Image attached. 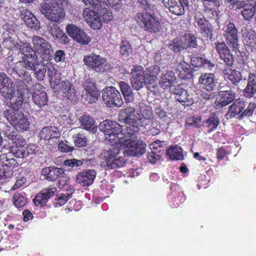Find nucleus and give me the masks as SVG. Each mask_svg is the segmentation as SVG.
Wrapping results in <instances>:
<instances>
[{
    "label": "nucleus",
    "mask_w": 256,
    "mask_h": 256,
    "mask_svg": "<svg viewBox=\"0 0 256 256\" xmlns=\"http://www.w3.org/2000/svg\"><path fill=\"white\" fill-rule=\"evenodd\" d=\"M98 11H99L100 14L102 16L104 22H107L112 20L113 16L110 10L109 6L106 3H103L101 7Z\"/></svg>",
    "instance_id": "c03bdc74"
},
{
    "label": "nucleus",
    "mask_w": 256,
    "mask_h": 256,
    "mask_svg": "<svg viewBox=\"0 0 256 256\" xmlns=\"http://www.w3.org/2000/svg\"><path fill=\"white\" fill-rule=\"evenodd\" d=\"M12 124L18 130H27L30 127V123L28 118L24 115L23 113L20 114L16 120H15Z\"/></svg>",
    "instance_id": "c9c22d12"
},
{
    "label": "nucleus",
    "mask_w": 256,
    "mask_h": 256,
    "mask_svg": "<svg viewBox=\"0 0 256 256\" xmlns=\"http://www.w3.org/2000/svg\"><path fill=\"white\" fill-rule=\"evenodd\" d=\"M98 13L94 10H92L90 8H86L83 11V17L88 22L95 18L97 17Z\"/></svg>",
    "instance_id": "052dcab7"
},
{
    "label": "nucleus",
    "mask_w": 256,
    "mask_h": 256,
    "mask_svg": "<svg viewBox=\"0 0 256 256\" xmlns=\"http://www.w3.org/2000/svg\"><path fill=\"white\" fill-rule=\"evenodd\" d=\"M21 17L24 20L26 26L30 28L38 30L39 28V22L36 18L28 10L21 12Z\"/></svg>",
    "instance_id": "7c9ffc66"
},
{
    "label": "nucleus",
    "mask_w": 256,
    "mask_h": 256,
    "mask_svg": "<svg viewBox=\"0 0 256 256\" xmlns=\"http://www.w3.org/2000/svg\"><path fill=\"white\" fill-rule=\"evenodd\" d=\"M32 58H26L22 62H19V64L24 66L25 68L28 70H36V68L39 65L37 60H33Z\"/></svg>",
    "instance_id": "09e8293b"
},
{
    "label": "nucleus",
    "mask_w": 256,
    "mask_h": 256,
    "mask_svg": "<svg viewBox=\"0 0 256 256\" xmlns=\"http://www.w3.org/2000/svg\"><path fill=\"white\" fill-rule=\"evenodd\" d=\"M81 128L92 133H95L97 130V125L94 119L90 116L83 115L79 118Z\"/></svg>",
    "instance_id": "2f4dec72"
},
{
    "label": "nucleus",
    "mask_w": 256,
    "mask_h": 256,
    "mask_svg": "<svg viewBox=\"0 0 256 256\" xmlns=\"http://www.w3.org/2000/svg\"><path fill=\"white\" fill-rule=\"evenodd\" d=\"M215 96H216L214 101L215 105L222 107L234 100V93L228 90L218 92L216 94L214 93H209V100L214 98Z\"/></svg>",
    "instance_id": "f3484780"
},
{
    "label": "nucleus",
    "mask_w": 256,
    "mask_h": 256,
    "mask_svg": "<svg viewBox=\"0 0 256 256\" xmlns=\"http://www.w3.org/2000/svg\"><path fill=\"white\" fill-rule=\"evenodd\" d=\"M256 12V1L255 0H248L241 14L246 20L252 18Z\"/></svg>",
    "instance_id": "f704fd0d"
},
{
    "label": "nucleus",
    "mask_w": 256,
    "mask_h": 256,
    "mask_svg": "<svg viewBox=\"0 0 256 256\" xmlns=\"http://www.w3.org/2000/svg\"><path fill=\"white\" fill-rule=\"evenodd\" d=\"M22 112H18V110H15L12 108L6 109L4 112V117L6 120L10 122L11 124L14 122L15 120H16L18 116Z\"/></svg>",
    "instance_id": "603ef678"
},
{
    "label": "nucleus",
    "mask_w": 256,
    "mask_h": 256,
    "mask_svg": "<svg viewBox=\"0 0 256 256\" xmlns=\"http://www.w3.org/2000/svg\"><path fill=\"white\" fill-rule=\"evenodd\" d=\"M60 188H63L66 192L62 194L55 198L54 202V206L55 207H60L66 204L68 200L71 198L72 195L74 191L72 186L67 183L65 185L60 186Z\"/></svg>",
    "instance_id": "5701e85b"
},
{
    "label": "nucleus",
    "mask_w": 256,
    "mask_h": 256,
    "mask_svg": "<svg viewBox=\"0 0 256 256\" xmlns=\"http://www.w3.org/2000/svg\"><path fill=\"white\" fill-rule=\"evenodd\" d=\"M163 152H162L156 151V152H151L148 154V159L151 164H155L156 161L160 160L162 155Z\"/></svg>",
    "instance_id": "e2e57ef3"
},
{
    "label": "nucleus",
    "mask_w": 256,
    "mask_h": 256,
    "mask_svg": "<svg viewBox=\"0 0 256 256\" xmlns=\"http://www.w3.org/2000/svg\"><path fill=\"white\" fill-rule=\"evenodd\" d=\"M256 94V74L250 72L248 74L247 85L243 90V95L248 98H251Z\"/></svg>",
    "instance_id": "cd10ccee"
},
{
    "label": "nucleus",
    "mask_w": 256,
    "mask_h": 256,
    "mask_svg": "<svg viewBox=\"0 0 256 256\" xmlns=\"http://www.w3.org/2000/svg\"><path fill=\"white\" fill-rule=\"evenodd\" d=\"M182 36L178 38H174L172 43L168 44V48L175 52H180L182 50L186 48V45L184 44Z\"/></svg>",
    "instance_id": "37998d69"
},
{
    "label": "nucleus",
    "mask_w": 256,
    "mask_h": 256,
    "mask_svg": "<svg viewBox=\"0 0 256 256\" xmlns=\"http://www.w3.org/2000/svg\"><path fill=\"white\" fill-rule=\"evenodd\" d=\"M96 172L94 170H84L78 174L76 181L82 186H88L92 184L96 178Z\"/></svg>",
    "instance_id": "b1692460"
},
{
    "label": "nucleus",
    "mask_w": 256,
    "mask_h": 256,
    "mask_svg": "<svg viewBox=\"0 0 256 256\" xmlns=\"http://www.w3.org/2000/svg\"><path fill=\"white\" fill-rule=\"evenodd\" d=\"M74 142L76 146L81 148L86 145L87 138L83 132H79L73 136Z\"/></svg>",
    "instance_id": "3c124183"
},
{
    "label": "nucleus",
    "mask_w": 256,
    "mask_h": 256,
    "mask_svg": "<svg viewBox=\"0 0 256 256\" xmlns=\"http://www.w3.org/2000/svg\"><path fill=\"white\" fill-rule=\"evenodd\" d=\"M102 98L104 103L109 108H119L123 104L120 92L112 86L106 87L102 90Z\"/></svg>",
    "instance_id": "6e6552de"
},
{
    "label": "nucleus",
    "mask_w": 256,
    "mask_h": 256,
    "mask_svg": "<svg viewBox=\"0 0 256 256\" xmlns=\"http://www.w3.org/2000/svg\"><path fill=\"white\" fill-rule=\"evenodd\" d=\"M136 23L146 32L156 34L160 32L162 25L158 17L147 12H138L134 16Z\"/></svg>",
    "instance_id": "7ed1b4c3"
},
{
    "label": "nucleus",
    "mask_w": 256,
    "mask_h": 256,
    "mask_svg": "<svg viewBox=\"0 0 256 256\" xmlns=\"http://www.w3.org/2000/svg\"><path fill=\"white\" fill-rule=\"evenodd\" d=\"M216 48L220 58L224 60L226 64L232 66L234 64L233 55L230 53V50L226 44L218 43L216 44Z\"/></svg>",
    "instance_id": "a878e982"
},
{
    "label": "nucleus",
    "mask_w": 256,
    "mask_h": 256,
    "mask_svg": "<svg viewBox=\"0 0 256 256\" xmlns=\"http://www.w3.org/2000/svg\"><path fill=\"white\" fill-rule=\"evenodd\" d=\"M118 86L123 94L126 102H130L134 100L132 90L130 86L125 82L120 81L118 83Z\"/></svg>",
    "instance_id": "4c0bfd02"
},
{
    "label": "nucleus",
    "mask_w": 256,
    "mask_h": 256,
    "mask_svg": "<svg viewBox=\"0 0 256 256\" xmlns=\"http://www.w3.org/2000/svg\"><path fill=\"white\" fill-rule=\"evenodd\" d=\"M26 142L22 136H20L18 139L13 142L10 148V152L17 158H23L29 155V152L26 146Z\"/></svg>",
    "instance_id": "2eb2a0df"
},
{
    "label": "nucleus",
    "mask_w": 256,
    "mask_h": 256,
    "mask_svg": "<svg viewBox=\"0 0 256 256\" xmlns=\"http://www.w3.org/2000/svg\"><path fill=\"white\" fill-rule=\"evenodd\" d=\"M242 32L246 48L252 52L256 50V33L254 31L245 28L242 29Z\"/></svg>",
    "instance_id": "393cba45"
},
{
    "label": "nucleus",
    "mask_w": 256,
    "mask_h": 256,
    "mask_svg": "<svg viewBox=\"0 0 256 256\" xmlns=\"http://www.w3.org/2000/svg\"><path fill=\"white\" fill-rule=\"evenodd\" d=\"M33 102L39 108H42L48 106V98L44 88L39 83L34 85L32 93Z\"/></svg>",
    "instance_id": "f8f14e48"
},
{
    "label": "nucleus",
    "mask_w": 256,
    "mask_h": 256,
    "mask_svg": "<svg viewBox=\"0 0 256 256\" xmlns=\"http://www.w3.org/2000/svg\"><path fill=\"white\" fill-rule=\"evenodd\" d=\"M218 78L219 74L218 72H209V91H214L212 93L215 94L218 93L220 86V83L218 81Z\"/></svg>",
    "instance_id": "ea45409f"
},
{
    "label": "nucleus",
    "mask_w": 256,
    "mask_h": 256,
    "mask_svg": "<svg viewBox=\"0 0 256 256\" xmlns=\"http://www.w3.org/2000/svg\"><path fill=\"white\" fill-rule=\"evenodd\" d=\"M120 152L118 146L102 152L100 156L101 166L109 170L124 166L127 160L124 156H118Z\"/></svg>",
    "instance_id": "f03ea898"
},
{
    "label": "nucleus",
    "mask_w": 256,
    "mask_h": 256,
    "mask_svg": "<svg viewBox=\"0 0 256 256\" xmlns=\"http://www.w3.org/2000/svg\"><path fill=\"white\" fill-rule=\"evenodd\" d=\"M16 84L17 88V94L23 97L28 92L27 84L24 81L20 80H17Z\"/></svg>",
    "instance_id": "5fc2aeb1"
},
{
    "label": "nucleus",
    "mask_w": 256,
    "mask_h": 256,
    "mask_svg": "<svg viewBox=\"0 0 256 256\" xmlns=\"http://www.w3.org/2000/svg\"><path fill=\"white\" fill-rule=\"evenodd\" d=\"M220 124L219 118L215 113H212L209 117V132L216 128Z\"/></svg>",
    "instance_id": "680f3d73"
},
{
    "label": "nucleus",
    "mask_w": 256,
    "mask_h": 256,
    "mask_svg": "<svg viewBox=\"0 0 256 256\" xmlns=\"http://www.w3.org/2000/svg\"><path fill=\"white\" fill-rule=\"evenodd\" d=\"M201 121L202 118L200 116L188 118L186 120L185 127L186 129L190 128L191 126L198 128L200 126Z\"/></svg>",
    "instance_id": "864d4df0"
},
{
    "label": "nucleus",
    "mask_w": 256,
    "mask_h": 256,
    "mask_svg": "<svg viewBox=\"0 0 256 256\" xmlns=\"http://www.w3.org/2000/svg\"><path fill=\"white\" fill-rule=\"evenodd\" d=\"M177 70L180 72L179 76L182 79H188L192 76V70L190 66L184 61L180 63Z\"/></svg>",
    "instance_id": "e433bc0d"
},
{
    "label": "nucleus",
    "mask_w": 256,
    "mask_h": 256,
    "mask_svg": "<svg viewBox=\"0 0 256 256\" xmlns=\"http://www.w3.org/2000/svg\"><path fill=\"white\" fill-rule=\"evenodd\" d=\"M174 93L176 94V100L180 102L184 106H192L194 102L192 96L189 95L187 91L181 88L179 85L175 87Z\"/></svg>",
    "instance_id": "4be33fe9"
},
{
    "label": "nucleus",
    "mask_w": 256,
    "mask_h": 256,
    "mask_svg": "<svg viewBox=\"0 0 256 256\" xmlns=\"http://www.w3.org/2000/svg\"><path fill=\"white\" fill-rule=\"evenodd\" d=\"M0 166L2 168V174H0V183L2 184L13 175V168L18 166L14 158H9L6 154L0 156Z\"/></svg>",
    "instance_id": "1a4fd4ad"
},
{
    "label": "nucleus",
    "mask_w": 256,
    "mask_h": 256,
    "mask_svg": "<svg viewBox=\"0 0 256 256\" xmlns=\"http://www.w3.org/2000/svg\"><path fill=\"white\" fill-rule=\"evenodd\" d=\"M37 68H38L36 67V70H34V72L35 76L38 81H41L43 80L44 78L46 76V66H42L38 70H37Z\"/></svg>",
    "instance_id": "338daca9"
},
{
    "label": "nucleus",
    "mask_w": 256,
    "mask_h": 256,
    "mask_svg": "<svg viewBox=\"0 0 256 256\" xmlns=\"http://www.w3.org/2000/svg\"><path fill=\"white\" fill-rule=\"evenodd\" d=\"M246 106V102L243 100L236 99L229 106L228 110L225 115L227 119H230L238 116V118L242 120L244 118H248L252 115L256 108L254 102H250L246 110H244Z\"/></svg>",
    "instance_id": "20e7f679"
},
{
    "label": "nucleus",
    "mask_w": 256,
    "mask_h": 256,
    "mask_svg": "<svg viewBox=\"0 0 256 256\" xmlns=\"http://www.w3.org/2000/svg\"><path fill=\"white\" fill-rule=\"evenodd\" d=\"M39 136L40 139L49 142L52 140L60 138V134L56 127L44 126L40 131Z\"/></svg>",
    "instance_id": "c85d7f7f"
},
{
    "label": "nucleus",
    "mask_w": 256,
    "mask_h": 256,
    "mask_svg": "<svg viewBox=\"0 0 256 256\" xmlns=\"http://www.w3.org/2000/svg\"><path fill=\"white\" fill-rule=\"evenodd\" d=\"M162 2L171 13L178 16L184 14V6L188 4V0H162Z\"/></svg>",
    "instance_id": "4468645a"
},
{
    "label": "nucleus",
    "mask_w": 256,
    "mask_h": 256,
    "mask_svg": "<svg viewBox=\"0 0 256 256\" xmlns=\"http://www.w3.org/2000/svg\"><path fill=\"white\" fill-rule=\"evenodd\" d=\"M182 39L184 40V44L186 45V48H196L198 46L197 38L196 36L192 34H186L182 36Z\"/></svg>",
    "instance_id": "49530a36"
},
{
    "label": "nucleus",
    "mask_w": 256,
    "mask_h": 256,
    "mask_svg": "<svg viewBox=\"0 0 256 256\" xmlns=\"http://www.w3.org/2000/svg\"><path fill=\"white\" fill-rule=\"evenodd\" d=\"M48 74V76H50V82L51 86L54 88L56 86H58V84H59L58 88L62 91L64 94L66 93V92H68V90L70 88V87L72 88L73 86L68 80H62L60 83L59 80L55 79L54 80V78L52 77L49 74Z\"/></svg>",
    "instance_id": "79ce46f5"
},
{
    "label": "nucleus",
    "mask_w": 256,
    "mask_h": 256,
    "mask_svg": "<svg viewBox=\"0 0 256 256\" xmlns=\"http://www.w3.org/2000/svg\"><path fill=\"white\" fill-rule=\"evenodd\" d=\"M136 124H128V125L124 129H120V134L123 136L122 137H119L120 138H124V143L129 141L137 140V134L139 132L140 128L138 125Z\"/></svg>",
    "instance_id": "412c9836"
},
{
    "label": "nucleus",
    "mask_w": 256,
    "mask_h": 256,
    "mask_svg": "<svg viewBox=\"0 0 256 256\" xmlns=\"http://www.w3.org/2000/svg\"><path fill=\"white\" fill-rule=\"evenodd\" d=\"M228 44L236 48L238 46V30L234 23L229 22L226 26L224 34Z\"/></svg>",
    "instance_id": "aec40b11"
},
{
    "label": "nucleus",
    "mask_w": 256,
    "mask_h": 256,
    "mask_svg": "<svg viewBox=\"0 0 256 256\" xmlns=\"http://www.w3.org/2000/svg\"><path fill=\"white\" fill-rule=\"evenodd\" d=\"M56 191V188L53 186L42 188L33 200L35 206L44 208L48 200L54 195Z\"/></svg>",
    "instance_id": "ddd939ff"
},
{
    "label": "nucleus",
    "mask_w": 256,
    "mask_h": 256,
    "mask_svg": "<svg viewBox=\"0 0 256 256\" xmlns=\"http://www.w3.org/2000/svg\"><path fill=\"white\" fill-rule=\"evenodd\" d=\"M120 54L122 56L127 58L132 54V48L130 42L127 40H122L120 45Z\"/></svg>",
    "instance_id": "a18cd8bd"
},
{
    "label": "nucleus",
    "mask_w": 256,
    "mask_h": 256,
    "mask_svg": "<svg viewBox=\"0 0 256 256\" xmlns=\"http://www.w3.org/2000/svg\"><path fill=\"white\" fill-rule=\"evenodd\" d=\"M176 80L174 72L172 70H169L162 74L159 84L163 89L166 90L173 86L176 82Z\"/></svg>",
    "instance_id": "c756f323"
},
{
    "label": "nucleus",
    "mask_w": 256,
    "mask_h": 256,
    "mask_svg": "<svg viewBox=\"0 0 256 256\" xmlns=\"http://www.w3.org/2000/svg\"><path fill=\"white\" fill-rule=\"evenodd\" d=\"M140 117L135 108L132 106L120 110L118 114V120L126 124H137L140 119Z\"/></svg>",
    "instance_id": "dca6fc26"
},
{
    "label": "nucleus",
    "mask_w": 256,
    "mask_h": 256,
    "mask_svg": "<svg viewBox=\"0 0 256 256\" xmlns=\"http://www.w3.org/2000/svg\"><path fill=\"white\" fill-rule=\"evenodd\" d=\"M137 140L129 141L125 143L126 148L124 152V154L130 156H140L144 154L146 150V144L142 142H136Z\"/></svg>",
    "instance_id": "a211bd4d"
},
{
    "label": "nucleus",
    "mask_w": 256,
    "mask_h": 256,
    "mask_svg": "<svg viewBox=\"0 0 256 256\" xmlns=\"http://www.w3.org/2000/svg\"><path fill=\"white\" fill-rule=\"evenodd\" d=\"M160 71V68L158 66L154 65L146 69V74L152 77H157Z\"/></svg>",
    "instance_id": "0e129e2a"
},
{
    "label": "nucleus",
    "mask_w": 256,
    "mask_h": 256,
    "mask_svg": "<svg viewBox=\"0 0 256 256\" xmlns=\"http://www.w3.org/2000/svg\"><path fill=\"white\" fill-rule=\"evenodd\" d=\"M84 86L88 94H90L91 96L93 97H96L97 95L98 94L96 90L95 86L90 81H85L84 84Z\"/></svg>",
    "instance_id": "6e6d98bb"
},
{
    "label": "nucleus",
    "mask_w": 256,
    "mask_h": 256,
    "mask_svg": "<svg viewBox=\"0 0 256 256\" xmlns=\"http://www.w3.org/2000/svg\"><path fill=\"white\" fill-rule=\"evenodd\" d=\"M166 142L164 140H156L150 144V148L152 152L159 151L163 152V148L166 146Z\"/></svg>",
    "instance_id": "bf43d9fd"
},
{
    "label": "nucleus",
    "mask_w": 256,
    "mask_h": 256,
    "mask_svg": "<svg viewBox=\"0 0 256 256\" xmlns=\"http://www.w3.org/2000/svg\"><path fill=\"white\" fill-rule=\"evenodd\" d=\"M100 128L106 136L110 137L114 136V138H112V140H115L116 137L119 138L118 135L120 132L121 126L118 122L106 120L100 124Z\"/></svg>",
    "instance_id": "6ab92c4d"
},
{
    "label": "nucleus",
    "mask_w": 256,
    "mask_h": 256,
    "mask_svg": "<svg viewBox=\"0 0 256 256\" xmlns=\"http://www.w3.org/2000/svg\"><path fill=\"white\" fill-rule=\"evenodd\" d=\"M196 20L202 33L208 36V21L204 18H198Z\"/></svg>",
    "instance_id": "4d7b16f0"
},
{
    "label": "nucleus",
    "mask_w": 256,
    "mask_h": 256,
    "mask_svg": "<svg viewBox=\"0 0 256 256\" xmlns=\"http://www.w3.org/2000/svg\"><path fill=\"white\" fill-rule=\"evenodd\" d=\"M12 198L14 206L18 208H22L26 204V198L18 192H16L14 194Z\"/></svg>",
    "instance_id": "de8ad7c7"
},
{
    "label": "nucleus",
    "mask_w": 256,
    "mask_h": 256,
    "mask_svg": "<svg viewBox=\"0 0 256 256\" xmlns=\"http://www.w3.org/2000/svg\"><path fill=\"white\" fill-rule=\"evenodd\" d=\"M14 89V83L11 78L4 72H0V92L2 96L9 92V90Z\"/></svg>",
    "instance_id": "473e14b6"
},
{
    "label": "nucleus",
    "mask_w": 256,
    "mask_h": 256,
    "mask_svg": "<svg viewBox=\"0 0 256 256\" xmlns=\"http://www.w3.org/2000/svg\"><path fill=\"white\" fill-rule=\"evenodd\" d=\"M20 50L25 58H32L34 60L38 58L35 50H33L29 43H24L21 45Z\"/></svg>",
    "instance_id": "a19ab883"
},
{
    "label": "nucleus",
    "mask_w": 256,
    "mask_h": 256,
    "mask_svg": "<svg viewBox=\"0 0 256 256\" xmlns=\"http://www.w3.org/2000/svg\"><path fill=\"white\" fill-rule=\"evenodd\" d=\"M41 174L44 180L49 182H54L58 179V187L66 184L70 180L62 168H58L54 166L43 168L41 171Z\"/></svg>",
    "instance_id": "0eeeda50"
},
{
    "label": "nucleus",
    "mask_w": 256,
    "mask_h": 256,
    "mask_svg": "<svg viewBox=\"0 0 256 256\" xmlns=\"http://www.w3.org/2000/svg\"><path fill=\"white\" fill-rule=\"evenodd\" d=\"M86 6L92 8L94 10H98L101 7L102 4L106 3L102 0H82Z\"/></svg>",
    "instance_id": "13d9d810"
},
{
    "label": "nucleus",
    "mask_w": 256,
    "mask_h": 256,
    "mask_svg": "<svg viewBox=\"0 0 256 256\" xmlns=\"http://www.w3.org/2000/svg\"><path fill=\"white\" fill-rule=\"evenodd\" d=\"M34 48L40 58L45 61H50L53 57L54 50L51 44L46 39L39 36L32 38Z\"/></svg>",
    "instance_id": "423d86ee"
},
{
    "label": "nucleus",
    "mask_w": 256,
    "mask_h": 256,
    "mask_svg": "<svg viewBox=\"0 0 256 256\" xmlns=\"http://www.w3.org/2000/svg\"><path fill=\"white\" fill-rule=\"evenodd\" d=\"M13 70L24 80V82L26 81L28 84H32V78L28 72L19 68L18 66H14Z\"/></svg>",
    "instance_id": "8fccbe9b"
},
{
    "label": "nucleus",
    "mask_w": 256,
    "mask_h": 256,
    "mask_svg": "<svg viewBox=\"0 0 256 256\" xmlns=\"http://www.w3.org/2000/svg\"><path fill=\"white\" fill-rule=\"evenodd\" d=\"M130 81L132 88L138 90L144 86L146 83V77L144 68L136 64L133 66L130 72Z\"/></svg>",
    "instance_id": "9d476101"
},
{
    "label": "nucleus",
    "mask_w": 256,
    "mask_h": 256,
    "mask_svg": "<svg viewBox=\"0 0 256 256\" xmlns=\"http://www.w3.org/2000/svg\"><path fill=\"white\" fill-rule=\"evenodd\" d=\"M66 31L74 40L82 44L86 45L90 41V37L84 31L73 24H67Z\"/></svg>",
    "instance_id": "9b49d317"
},
{
    "label": "nucleus",
    "mask_w": 256,
    "mask_h": 256,
    "mask_svg": "<svg viewBox=\"0 0 256 256\" xmlns=\"http://www.w3.org/2000/svg\"><path fill=\"white\" fill-rule=\"evenodd\" d=\"M88 23L94 30H99L102 26V20L98 14L97 15V17L96 16L92 20L89 21Z\"/></svg>",
    "instance_id": "69168bd1"
},
{
    "label": "nucleus",
    "mask_w": 256,
    "mask_h": 256,
    "mask_svg": "<svg viewBox=\"0 0 256 256\" xmlns=\"http://www.w3.org/2000/svg\"><path fill=\"white\" fill-rule=\"evenodd\" d=\"M64 164L66 166H68L71 168H74L82 166L83 162L80 160L72 158L64 160Z\"/></svg>",
    "instance_id": "774afa93"
},
{
    "label": "nucleus",
    "mask_w": 256,
    "mask_h": 256,
    "mask_svg": "<svg viewBox=\"0 0 256 256\" xmlns=\"http://www.w3.org/2000/svg\"><path fill=\"white\" fill-rule=\"evenodd\" d=\"M83 61L88 68L96 72L104 73L112 68L106 58L94 53L84 56Z\"/></svg>",
    "instance_id": "39448f33"
},
{
    "label": "nucleus",
    "mask_w": 256,
    "mask_h": 256,
    "mask_svg": "<svg viewBox=\"0 0 256 256\" xmlns=\"http://www.w3.org/2000/svg\"><path fill=\"white\" fill-rule=\"evenodd\" d=\"M14 89L9 90V92L4 94V96L7 100H10L9 104L8 106L15 110H18L22 108L24 98L20 96H16L14 95Z\"/></svg>",
    "instance_id": "bb28decb"
},
{
    "label": "nucleus",
    "mask_w": 256,
    "mask_h": 256,
    "mask_svg": "<svg viewBox=\"0 0 256 256\" xmlns=\"http://www.w3.org/2000/svg\"><path fill=\"white\" fill-rule=\"evenodd\" d=\"M67 4V0H44L40 5V10L47 20L60 24L66 17Z\"/></svg>",
    "instance_id": "f257e3e1"
},
{
    "label": "nucleus",
    "mask_w": 256,
    "mask_h": 256,
    "mask_svg": "<svg viewBox=\"0 0 256 256\" xmlns=\"http://www.w3.org/2000/svg\"><path fill=\"white\" fill-rule=\"evenodd\" d=\"M223 74L225 78L229 80L234 86H237L242 79L240 72L237 70L225 68L223 70Z\"/></svg>",
    "instance_id": "72a5a7b5"
},
{
    "label": "nucleus",
    "mask_w": 256,
    "mask_h": 256,
    "mask_svg": "<svg viewBox=\"0 0 256 256\" xmlns=\"http://www.w3.org/2000/svg\"><path fill=\"white\" fill-rule=\"evenodd\" d=\"M181 150L180 147L172 146L167 148L166 154L172 160H182L184 156Z\"/></svg>",
    "instance_id": "58836bf2"
}]
</instances>
